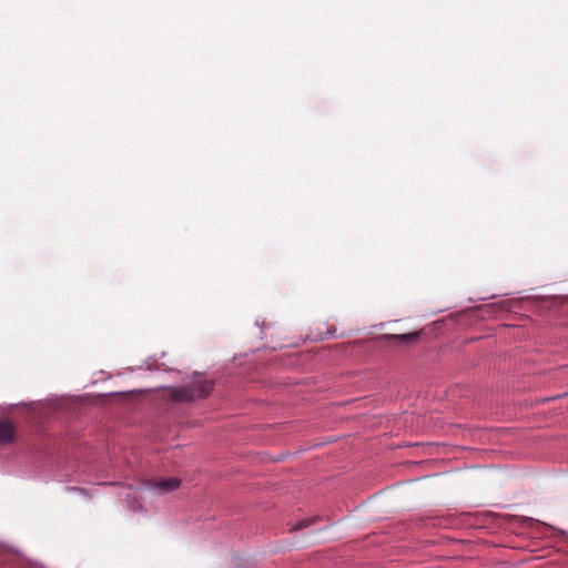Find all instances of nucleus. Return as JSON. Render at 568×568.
Masks as SVG:
<instances>
[{
	"label": "nucleus",
	"instance_id": "4",
	"mask_svg": "<svg viewBox=\"0 0 568 568\" xmlns=\"http://www.w3.org/2000/svg\"><path fill=\"white\" fill-rule=\"evenodd\" d=\"M16 438V426L9 419H0V444H10Z\"/></svg>",
	"mask_w": 568,
	"mask_h": 568
},
{
	"label": "nucleus",
	"instance_id": "1",
	"mask_svg": "<svg viewBox=\"0 0 568 568\" xmlns=\"http://www.w3.org/2000/svg\"><path fill=\"white\" fill-rule=\"evenodd\" d=\"M212 389L213 382L196 374L190 383H185L181 387H170L168 396L176 403H190L209 396Z\"/></svg>",
	"mask_w": 568,
	"mask_h": 568
},
{
	"label": "nucleus",
	"instance_id": "5",
	"mask_svg": "<svg viewBox=\"0 0 568 568\" xmlns=\"http://www.w3.org/2000/svg\"><path fill=\"white\" fill-rule=\"evenodd\" d=\"M311 524H312V520L305 519V520L300 521L292 529L293 530L304 529V528L308 527Z\"/></svg>",
	"mask_w": 568,
	"mask_h": 568
},
{
	"label": "nucleus",
	"instance_id": "2",
	"mask_svg": "<svg viewBox=\"0 0 568 568\" xmlns=\"http://www.w3.org/2000/svg\"><path fill=\"white\" fill-rule=\"evenodd\" d=\"M181 485V480L179 478H154L148 481V487L159 494L164 495L176 490Z\"/></svg>",
	"mask_w": 568,
	"mask_h": 568
},
{
	"label": "nucleus",
	"instance_id": "3",
	"mask_svg": "<svg viewBox=\"0 0 568 568\" xmlns=\"http://www.w3.org/2000/svg\"><path fill=\"white\" fill-rule=\"evenodd\" d=\"M418 333H406V334H385L381 339L392 342L395 345H410L418 341Z\"/></svg>",
	"mask_w": 568,
	"mask_h": 568
}]
</instances>
